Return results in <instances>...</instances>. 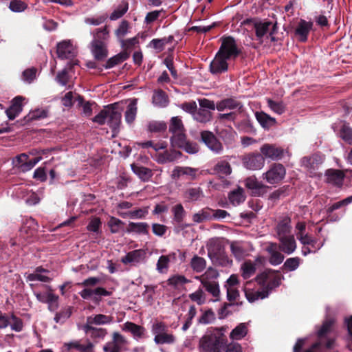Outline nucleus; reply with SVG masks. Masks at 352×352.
Instances as JSON below:
<instances>
[{
	"mask_svg": "<svg viewBox=\"0 0 352 352\" xmlns=\"http://www.w3.org/2000/svg\"><path fill=\"white\" fill-rule=\"evenodd\" d=\"M334 324V319H326L317 331V341L304 352H320L335 349L337 344L333 332Z\"/></svg>",
	"mask_w": 352,
	"mask_h": 352,
	"instance_id": "obj_1",
	"label": "nucleus"
},
{
	"mask_svg": "<svg viewBox=\"0 0 352 352\" xmlns=\"http://www.w3.org/2000/svg\"><path fill=\"white\" fill-rule=\"evenodd\" d=\"M225 328L216 327L213 331L203 336L199 342V350L200 352H222L228 342L223 331Z\"/></svg>",
	"mask_w": 352,
	"mask_h": 352,
	"instance_id": "obj_2",
	"label": "nucleus"
},
{
	"mask_svg": "<svg viewBox=\"0 0 352 352\" xmlns=\"http://www.w3.org/2000/svg\"><path fill=\"white\" fill-rule=\"evenodd\" d=\"M208 255L212 263L217 266H228L232 263L225 252V246L219 239H211L206 245Z\"/></svg>",
	"mask_w": 352,
	"mask_h": 352,
	"instance_id": "obj_3",
	"label": "nucleus"
},
{
	"mask_svg": "<svg viewBox=\"0 0 352 352\" xmlns=\"http://www.w3.org/2000/svg\"><path fill=\"white\" fill-rule=\"evenodd\" d=\"M282 278L283 276L279 272L270 269L258 274L255 280L258 285L265 287L264 291L269 292L280 285Z\"/></svg>",
	"mask_w": 352,
	"mask_h": 352,
	"instance_id": "obj_4",
	"label": "nucleus"
},
{
	"mask_svg": "<svg viewBox=\"0 0 352 352\" xmlns=\"http://www.w3.org/2000/svg\"><path fill=\"white\" fill-rule=\"evenodd\" d=\"M221 40V44L217 52L219 54L229 60H235L242 53L241 49L238 47L234 37L224 36Z\"/></svg>",
	"mask_w": 352,
	"mask_h": 352,
	"instance_id": "obj_5",
	"label": "nucleus"
},
{
	"mask_svg": "<svg viewBox=\"0 0 352 352\" xmlns=\"http://www.w3.org/2000/svg\"><path fill=\"white\" fill-rule=\"evenodd\" d=\"M286 169L280 163H274L270 165L269 170L263 173V179L270 184L280 183L285 177Z\"/></svg>",
	"mask_w": 352,
	"mask_h": 352,
	"instance_id": "obj_6",
	"label": "nucleus"
},
{
	"mask_svg": "<svg viewBox=\"0 0 352 352\" xmlns=\"http://www.w3.org/2000/svg\"><path fill=\"white\" fill-rule=\"evenodd\" d=\"M200 141L215 154H220L223 151V144L212 131H201L200 132Z\"/></svg>",
	"mask_w": 352,
	"mask_h": 352,
	"instance_id": "obj_7",
	"label": "nucleus"
},
{
	"mask_svg": "<svg viewBox=\"0 0 352 352\" xmlns=\"http://www.w3.org/2000/svg\"><path fill=\"white\" fill-rule=\"evenodd\" d=\"M241 161L245 168L252 170L261 169L265 165V158L261 153L251 152L245 154Z\"/></svg>",
	"mask_w": 352,
	"mask_h": 352,
	"instance_id": "obj_8",
	"label": "nucleus"
},
{
	"mask_svg": "<svg viewBox=\"0 0 352 352\" xmlns=\"http://www.w3.org/2000/svg\"><path fill=\"white\" fill-rule=\"evenodd\" d=\"M126 339L119 332L112 333V340L103 346L104 352H121L127 344Z\"/></svg>",
	"mask_w": 352,
	"mask_h": 352,
	"instance_id": "obj_9",
	"label": "nucleus"
},
{
	"mask_svg": "<svg viewBox=\"0 0 352 352\" xmlns=\"http://www.w3.org/2000/svg\"><path fill=\"white\" fill-rule=\"evenodd\" d=\"M260 152L265 159H270L274 161H278L284 155V149L276 144H264L260 148Z\"/></svg>",
	"mask_w": 352,
	"mask_h": 352,
	"instance_id": "obj_10",
	"label": "nucleus"
},
{
	"mask_svg": "<svg viewBox=\"0 0 352 352\" xmlns=\"http://www.w3.org/2000/svg\"><path fill=\"white\" fill-rule=\"evenodd\" d=\"M227 58L217 52L214 59L211 61L209 66V71L213 75H220L228 72V63Z\"/></svg>",
	"mask_w": 352,
	"mask_h": 352,
	"instance_id": "obj_11",
	"label": "nucleus"
},
{
	"mask_svg": "<svg viewBox=\"0 0 352 352\" xmlns=\"http://www.w3.org/2000/svg\"><path fill=\"white\" fill-rule=\"evenodd\" d=\"M245 187L251 190V194L254 197H262L266 194L270 189L268 186H266L261 182H258L256 178L253 177H248L245 180Z\"/></svg>",
	"mask_w": 352,
	"mask_h": 352,
	"instance_id": "obj_12",
	"label": "nucleus"
},
{
	"mask_svg": "<svg viewBox=\"0 0 352 352\" xmlns=\"http://www.w3.org/2000/svg\"><path fill=\"white\" fill-rule=\"evenodd\" d=\"M90 50L94 59L97 61H103L108 56V50L105 43L92 41L90 43Z\"/></svg>",
	"mask_w": 352,
	"mask_h": 352,
	"instance_id": "obj_13",
	"label": "nucleus"
},
{
	"mask_svg": "<svg viewBox=\"0 0 352 352\" xmlns=\"http://www.w3.org/2000/svg\"><path fill=\"white\" fill-rule=\"evenodd\" d=\"M121 113L116 110V104H109L107 124L113 131L117 130L121 123Z\"/></svg>",
	"mask_w": 352,
	"mask_h": 352,
	"instance_id": "obj_14",
	"label": "nucleus"
},
{
	"mask_svg": "<svg viewBox=\"0 0 352 352\" xmlns=\"http://www.w3.org/2000/svg\"><path fill=\"white\" fill-rule=\"evenodd\" d=\"M56 54L60 59H69L74 56L73 45L69 41H63L57 44Z\"/></svg>",
	"mask_w": 352,
	"mask_h": 352,
	"instance_id": "obj_15",
	"label": "nucleus"
},
{
	"mask_svg": "<svg viewBox=\"0 0 352 352\" xmlns=\"http://www.w3.org/2000/svg\"><path fill=\"white\" fill-rule=\"evenodd\" d=\"M312 22H308L303 19H301L299 21L295 30V34L298 36V40L300 42H306L307 41L308 35L312 29Z\"/></svg>",
	"mask_w": 352,
	"mask_h": 352,
	"instance_id": "obj_16",
	"label": "nucleus"
},
{
	"mask_svg": "<svg viewBox=\"0 0 352 352\" xmlns=\"http://www.w3.org/2000/svg\"><path fill=\"white\" fill-rule=\"evenodd\" d=\"M324 176L327 183L338 186L342 185L344 178V173L342 170L337 169L327 170Z\"/></svg>",
	"mask_w": 352,
	"mask_h": 352,
	"instance_id": "obj_17",
	"label": "nucleus"
},
{
	"mask_svg": "<svg viewBox=\"0 0 352 352\" xmlns=\"http://www.w3.org/2000/svg\"><path fill=\"white\" fill-rule=\"evenodd\" d=\"M22 96H16L12 100V104L6 111V115L10 120H14L22 111Z\"/></svg>",
	"mask_w": 352,
	"mask_h": 352,
	"instance_id": "obj_18",
	"label": "nucleus"
},
{
	"mask_svg": "<svg viewBox=\"0 0 352 352\" xmlns=\"http://www.w3.org/2000/svg\"><path fill=\"white\" fill-rule=\"evenodd\" d=\"M280 244L278 248L285 254H290L296 248V243L294 236L289 235L278 239Z\"/></svg>",
	"mask_w": 352,
	"mask_h": 352,
	"instance_id": "obj_19",
	"label": "nucleus"
},
{
	"mask_svg": "<svg viewBox=\"0 0 352 352\" xmlns=\"http://www.w3.org/2000/svg\"><path fill=\"white\" fill-rule=\"evenodd\" d=\"M232 173V167L230 163L226 160L218 162L212 168H211V174L217 175L223 178Z\"/></svg>",
	"mask_w": 352,
	"mask_h": 352,
	"instance_id": "obj_20",
	"label": "nucleus"
},
{
	"mask_svg": "<svg viewBox=\"0 0 352 352\" xmlns=\"http://www.w3.org/2000/svg\"><path fill=\"white\" fill-rule=\"evenodd\" d=\"M113 319L111 316L99 314L88 316L85 324L89 326L109 324L113 322Z\"/></svg>",
	"mask_w": 352,
	"mask_h": 352,
	"instance_id": "obj_21",
	"label": "nucleus"
},
{
	"mask_svg": "<svg viewBox=\"0 0 352 352\" xmlns=\"http://www.w3.org/2000/svg\"><path fill=\"white\" fill-rule=\"evenodd\" d=\"M122 329L124 331L130 332L136 339L142 338L146 332V329L143 326L138 325L132 322H125Z\"/></svg>",
	"mask_w": 352,
	"mask_h": 352,
	"instance_id": "obj_22",
	"label": "nucleus"
},
{
	"mask_svg": "<svg viewBox=\"0 0 352 352\" xmlns=\"http://www.w3.org/2000/svg\"><path fill=\"white\" fill-rule=\"evenodd\" d=\"M197 170L191 167L175 166L172 172L171 177L173 179H179L180 177L186 175L190 177L191 179L196 177Z\"/></svg>",
	"mask_w": 352,
	"mask_h": 352,
	"instance_id": "obj_23",
	"label": "nucleus"
},
{
	"mask_svg": "<svg viewBox=\"0 0 352 352\" xmlns=\"http://www.w3.org/2000/svg\"><path fill=\"white\" fill-rule=\"evenodd\" d=\"M182 153L175 149L166 150L162 153H160L157 156V162L160 164H165L172 162L180 158Z\"/></svg>",
	"mask_w": 352,
	"mask_h": 352,
	"instance_id": "obj_24",
	"label": "nucleus"
},
{
	"mask_svg": "<svg viewBox=\"0 0 352 352\" xmlns=\"http://www.w3.org/2000/svg\"><path fill=\"white\" fill-rule=\"evenodd\" d=\"M291 219L289 217H284L277 224L276 232L278 239L290 235L292 226Z\"/></svg>",
	"mask_w": 352,
	"mask_h": 352,
	"instance_id": "obj_25",
	"label": "nucleus"
},
{
	"mask_svg": "<svg viewBox=\"0 0 352 352\" xmlns=\"http://www.w3.org/2000/svg\"><path fill=\"white\" fill-rule=\"evenodd\" d=\"M131 170L143 182H148L152 177L153 173L151 168L138 164H132Z\"/></svg>",
	"mask_w": 352,
	"mask_h": 352,
	"instance_id": "obj_26",
	"label": "nucleus"
},
{
	"mask_svg": "<svg viewBox=\"0 0 352 352\" xmlns=\"http://www.w3.org/2000/svg\"><path fill=\"white\" fill-rule=\"evenodd\" d=\"M273 23L271 21H258L254 23L255 34L258 40L261 41L265 35L270 32Z\"/></svg>",
	"mask_w": 352,
	"mask_h": 352,
	"instance_id": "obj_27",
	"label": "nucleus"
},
{
	"mask_svg": "<svg viewBox=\"0 0 352 352\" xmlns=\"http://www.w3.org/2000/svg\"><path fill=\"white\" fill-rule=\"evenodd\" d=\"M82 329L86 334H89L93 339H104L107 334V330L104 328H98L89 324H84Z\"/></svg>",
	"mask_w": 352,
	"mask_h": 352,
	"instance_id": "obj_28",
	"label": "nucleus"
},
{
	"mask_svg": "<svg viewBox=\"0 0 352 352\" xmlns=\"http://www.w3.org/2000/svg\"><path fill=\"white\" fill-rule=\"evenodd\" d=\"M144 256L145 252L143 250H135L128 252L126 255L122 258L121 261L124 264L140 263L144 258Z\"/></svg>",
	"mask_w": 352,
	"mask_h": 352,
	"instance_id": "obj_29",
	"label": "nucleus"
},
{
	"mask_svg": "<svg viewBox=\"0 0 352 352\" xmlns=\"http://www.w3.org/2000/svg\"><path fill=\"white\" fill-rule=\"evenodd\" d=\"M149 226L146 222H129L128 226L125 230L127 233L135 232L137 234H148Z\"/></svg>",
	"mask_w": 352,
	"mask_h": 352,
	"instance_id": "obj_30",
	"label": "nucleus"
},
{
	"mask_svg": "<svg viewBox=\"0 0 352 352\" xmlns=\"http://www.w3.org/2000/svg\"><path fill=\"white\" fill-rule=\"evenodd\" d=\"M129 57V54L126 52L123 51L120 53L113 56V57L109 58L106 63L103 65V67L105 69H111L114 67L115 66L120 64L121 63L124 62V60H127Z\"/></svg>",
	"mask_w": 352,
	"mask_h": 352,
	"instance_id": "obj_31",
	"label": "nucleus"
},
{
	"mask_svg": "<svg viewBox=\"0 0 352 352\" xmlns=\"http://www.w3.org/2000/svg\"><path fill=\"white\" fill-rule=\"evenodd\" d=\"M219 138H221L226 145H232L235 141L236 133L232 127L229 129H222L217 132Z\"/></svg>",
	"mask_w": 352,
	"mask_h": 352,
	"instance_id": "obj_32",
	"label": "nucleus"
},
{
	"mask_svg": "<svg viewBox=\"0 0 352 352\" xmlns=\"http://www.w3.org/2000/svg\"><path fill=\"white\" fill-rule=\"evenodd\" d=\"M213 209L206 207L192 215V221L195 223H200L212 219V213Z\"/></svg>",
	"mask_w": 352,
	"mask_h": 352,
	"instance_id": "obj_33",
	"label": "nucleus"
},
{
	"mask_svg": "<svg viewBox=\"0 0 352 352\" xmlns=\"http://www.w3.org/2000/svg\"><path fill=\"white\" fill-rule=\"evenodd\" d=\"M302 166L307 168L314 169L316 166L322 162V157L318 154H314L311 156H305L301 160Z\"/></svg>",
	"mask_w": 352,
	"mask_h": 352,
	"instance_id": "obj_34",
	"label": "nucleus"
},
{
	"mask_svg": "<svg viewBox=\"0 0 352 352\" xmlns=\"http://www.w3.org/2000/svg\"><path fill=\"white\" fill-rule=\"evenodd\" d=\"M203 197V191L199 187L187 188L184 193V197L188 201H197Z\"/></svg>",
	"mask_w": 352,
	"mask_h": 352,
	"instance_id": "obj_35",
	"label": "nucleus"
},
{
	"mask_svg": "<svg viewBox=\"0 0 352 352\" xmlns=\"http://www.w3.org/2000/svg\"><path fill=\"white\" fill-rule=\"evenodd\" d=\"M188 140L186 131L175 133L170 138V145L173 148L184 147V144Z\"/></svg>",
	"mask_w": 352,
	"mask_h": 352,
	"instance_id": "obj_36",
	"label": "nucleus"
},
{
	"mask_svg": "<svg viewBox=\"0 0 352 352\" xmlns=\"http://www.w3.org/2000/svg\"><path fill=\"white\" fill-rule=\"evenodd\" d=\"M228 199L230 203L234 205H239L245 199L244 190L242 188L238 187L237 189L231 191L228 195Z\"/></svg>",
	"mask_w": 352,
	"mask_h": 352,
	"instance_id": "obj_37",
	"label": "nucleus"
},
{
	"mask_svg": "<svg viewBox=\"0 0 352 352\" xmlns=\"http://www.w3.org/2000/svg\"><path fill=\"white\" fill-rule=\"evenodd\" d=\"M168 131L172 135L186 131L183 122L179 116H175L170 118Z\"/></svg>",
	"mask_w": 352,
	"mask_h": 352,
	"instance_id": "obj_38",
	"label": "nucleus"
},
{
	"mask_svg": "<svg viewBox=\"0 0 352 352\" xmlns=\"http://www.w3.org/2000/svg\"><path fill=\"white\" fill-rule=\"evenodd\" d=\"M153 103L158 107H166L168 103V96L162 89L154 91L152 97Z\"/></svg>",
	"mask_w": 352,
	"mask_h": 352,
	"instance_id": "obj_39",
	"label": "nucleus"
},
{
	"mask_svg": "<svg viewBox=\"0 0 352 352\" xmlns=\"http://www.w3.org/2000/svg\"><path fill=\"white\" fill-rule=\"evenodd\" d=\"M129 10V3L126 0H122L120 3L116 8L113 12L109 16L111 21H116L126 13Z\"/></svg>",
	"mask_w": 352,
	"mask_h": 352,
	"instance_id": "obj_40",
	"label": "nucleus"
},
{
	"mask_svg": "<svg viewBox=\"0 0 352 352\" xmlns=\"http://www.w3.org/2000/svg\"><path fill=\"white\" fill-rule=\"evenodd\" d=\"M256 118L263 128H269L276 123V119L263 111L256 112Z\"/></svg>",
	"mask_w": 352,
	"mask_h": 352,
	"instance_id": "obj_41",
	"label": "nucleus"
},
{
	"mask_svg": "<svg viewBox=\"0 0 352 352\" xmlns=\"http://www.w3.org/2000/svg\"><path fill=\"white\" fill-rule=\"evenodd\" d=\"M75 65H77L76 61H70L67 65L68 68H65L57 74L56 80L59 84L63 86L67 84L69 82L68 69H72Z\"/></svg>",
	"mask_w": 352,
	"mask_h": 352,
	"instance_id": "obj_42",
	"label": "nucleus"
},
{
	"mask_svg": "<svg viewBox=\"0 0 352 352\" xmlns=\"http://www.w3.org/2000/svg\"><path fill=\"white\" fill-rule=\"evenodd\" d=\"M339 137L349 144H352V128L348 123H343L338 132Z\"/></svg>",
	"mask_w": 352,
	"mask_h": 352,
	"instance_id": "obj_43",
	"label": "nucleus"
},
{
	"mask_svg": "<svg viewBox=\"0 0 352 352\" xmlns=\"http://www.w3.org/2000/svg\"><path fill=\"white\" fill-rule=\"evenodd\" d=\"M193 118L198 122L207 123L212 120V113L204 109H197V111L194 113Z\"/></svg>",
	"mask_w": 352,
	"mask_h": 352,
	"instance_id": "obj_44",
	"label": "nucleus"
},
{
	"mask_svg": "<svg viewBox=\"0 0 352 352\" xmlns=\"http://www.w3.org/2000/svg\"><path fill=\"white\" fill-rule=\"evenodd\" d=\"M107 225L109 227L111 233L117 234L124 230L125 223L124 221L116 217H111Z\"/></svg>",
	"mask_w": 352,
	"mask_h": 352,
	"instance_id": "obj_45",
	"label": "nucleus"
},
{
	"mask_svg": "<svg viewBox=\"0 0 352 352\" xmlns=\"http://www.w3.org/2000/svg\"><path fill=\"white\" fill-rule=\"evenodd\" d=\"M248 333V328L245 323H240L230 333V338L232 340H241Z\"/></svg>",
	"mask_w": 352,
	"mask_h": 352,
	"instance_id": "obj_46",
	"label": "nucleus"
},
{
	"mask_svg": "<svg viewBox=\"0 0 352 352\" xmlns=\"http://www.w3.org/2000/svg\"><path fill=\"white\" fill-rule=\"evenodd\" d=\"M241 270L242 271L241 276L244 279H248L256 272V265L250 260L245 261L242 265Z\"/></svg>",
	"mask_w": 352,
	"mask_h": 352,
	"instance_id": "obj_47",
	"label": "nucleus"
},
{
	"mask_svg": "<svg viewBox=\"0 0 352 352\" xmlns=\"http://www.w3.org/2000/svg\"><path fill=\"white\" fill-rule=\"evenodd\" d=\"M206 266V261L203 257L195 255L192 258L190 267L195 272L200 273L205 270Z\"/></svg>",
	"mask_w": 352,
	"mask_h": 352,
	"instance_id": "obj_48",
	"label": "nucleus"
},
{
	"mask_svg": "<svg viewBox=\"0 0 352 352\" xmlns=\"http://www.w3.org/2000/svg\"><path fill=\"white\" fill-rule=\"evenodd\" d=\"M201 284L205 289L214 297L217 298L219 296L220 289L219 284L217 282L203 280H201Z\"/></svg>",
	"mask_w": 352,
	"mask_h": 352,
	"instance_id": "obj_49",
	"label": "nucleus"
},
{
	"mask_svg": "<svg viewBox=\"0 0 352 352\" xmlns=\"http://www.w3.org/2000/svg\"><path fill=\"white\" fill-rule=\"evenodd\" d=\"M300 243L303 245H309L314 248V252H316L317 250H320L323 243H318V241L316 239L312 238L308 234H306L305 236H301L298 239Z\"/></svg>",
	"mask_w": 352,
	"mask_h": 352,
	"instance_id": "obj_50",
	"label": "nucleus"
},
{
	"mask_svg": "<svg viewBox=\"0 0 352 352\" xmlns=\"http://www.w3.org/2000/svg\"><path fill=\"white\" fill-rule=\"evenodd\" d=\"M234 126L245 133H250L253 131L254 126L248 116L244 117L241 121L235 122Z\"/></svg>",
	"mask_w": 352,
	"mask_h": 352,
	"instance_id": "obj_51",
	"label": "nucleus"
},
{
	"mask_svg": "<svg viewBox=\"0 0 352 352\" xmlns=\"http://www.w3.org/2000/svg\"><path fill=\"white\" fill-rule=\"evenodd\" d=\"M136 101L131 102L126 108L125 112V120L128 124H131L135 119L137 114Z\"/></svg>",
	"mask_w": 352,
	"mask_h": 352,
	"instance_id": "obj_52",
	"label": "nucleus"
},
{
	"mask_svg": "<svg viewBox=\"0 0 352 352\" xmlns=\"http://www.w3.org/2000/svg\"><path fill=\"white\" fill-rule=\"evenodd\" d=\"M148 131L151 133H160L165 131L167 124L164 121L152 120L148 124Z\"/></svg>",
	"mask_w": 352,
	"mask_h": 352,
	"instance_id": "obj_53",
	"label": "nucleus"
},
{
	"mask_svg": "<svg viewBox=\"0 0 352 352\" xmlns=\"http://www.w3.org/2000/svg\"><path fill=\"white\" fill-rule=\"evenodd\" d=\"M154 341L157 344H173L175 341V338L173 334L168 333V331H166L157 338H154Z\"/></svg>",
	"mask_w": 352,
	"mask_h": 352,
	"instance_id": "obj_54",
	"label": "nucleus"
},
{
	"mask_svg": "<svg viewBox=\"0 0 352 352\" xmlns=\"http://www.w3.org/2000/svg\"><path fill=\"white\" fill-rule=\"evenodd\" d=\"M172 212L173 213V219L178 224L181 223L184 218L186 211L181 204L175 205L172 208Z\"/></svg>",
	"mask_w": 352,
	"mask_h": 352,
	"instance_id": "obj_55",
	"label": "nucleus"
},
{
	"mask_svg": "<svg viewBox=\"0 0 352 352\" xmlns=\"http://www.w3.org/2000/svg\"><path fill=\"white\" fill-rule=\"evenodd\" d=\"M109 32L107 29V26H104L102 28H97L94 34V39L92 41H100V43H104V41L109 38Z\"/></svg>",
	"mask_w": 352,
	"mask_h": 352,
	"instance_id": "obj_56",
	"label": "nucleus"
},
{
	"mask_svg": "<svg viewBox=\"0 0 352 352\" xmlns=\"http://www.w3.org/2000/svg\"><path fill=\"white\" fill-rule=\"evenodd\" d=\"M76 101L78 102V105L79 107H82L83 113L86 116H90L92 113V109H91L92 103H91L90 102H85L84 98L82 96H80L79 94H76Z\"/></svg>",
	"mask_w": 352,
	"mask_h": 352,
	"instance_id": "obj_57",
	"label": "nucleus"
},
{
	"mask_svg": "<svg viewBox=\"0 0 352 352\" xmlns=\"http://www.w3.org/2000/svg\"><path fill=\"white\" fill-rule=\"evenodd\" d=\"M225 100L228 109H237V112L239 113L244 111L243 104L241 102L236 100L234 98H228Z\"/></svg>",
	"mask_w": 352,
	"mask_h": 352,
	"instance_id": "obj_58",
	"label": "nucleus"
},
{
	"mask_svg": "<svg viewBox=\"0 0 352 352\" xmlns=\"http://www.w3.org/2000/svg\"><path fill=\"white\" fill-rule=\"evenodd\" d=\"M47 116V112L45 110H36L32 113H30L27 116L24 118V122L25 123L30 122L32 120H39L45 118Z\"/></svg>",
	"mask_w": 352,
	"mask_h": 352,
	"instance_id": "obj_59",
	"label": "nucleus"
},
{
	"mask_svg": "<svg viewBox=\"0 0 352 352\" xmlns=\"http://www.w3.org/2000/svg\"><path fill=\"white\" fill-rule=\"evenodd\" d=\"M197 314V309L195 305H191L186 315V321L182 328L184 331H187L192 324V321Z\"/></svg>",
	"mask_w": 352,
	"mask_h": 352,
	"instance_id": "obj_60",
	"label": "nucleus"
},
{
	"mask_svg": "<svg viewBox=\"0 0 352 352\" xmlns=\"http://www.w3.org/2000/svg\"><path fill=\"white\" fill-rule=\"evenodd\" d=\"M166 331H168L167 325L163 322H155L151 327V332L155 335V338L162 334Z\"/></svg>",
	"mask_w": 352,
	"mask_h": 352,
	"instance_id": "obj_61",
	"label": "nucleus"
},
{
	"mask_svg": "<svg viewBox=\"0 0 352 352\" xmlns=\"http://www.w3.org/2000/svg\"><path fill=\"white\" fill-rule=\"evenodd\" d=\"M148 206L128 212L129 218L140 219H144L146 217V216L148 214Z\"/></svg>",
	"mask_w": 352,
	"mask_h": 352,
	"instance_id": "obj_62",
	"label": "nucleus"
},
{
	"mask_svg": "<svg viewBox=\"0 0 352 352\" xmlns=\"http://www.w3.org/2000/svg\"><path fill=\"white\" fill-rule=\"evenodd\" d=\"M109 113V105L104 109L101 110L98 114L93 118L92 121L98 124L99 125H103L107 122Z\"/></svg>",
	"mask_w": 352,
	"mask_h": 352,
	"instance_id": "obj_63",
	"label": "nucleus"
},
{
	"mask_svg": "<svg viewBox=\"0 0 352 352\" xmlns=\"http://www.w3.org/2000/svg\"><path fill=\"white\" fill-rule=\"evenodd\" d=\"M167 281H168V285H172V286H174L176 287L178 285H182L188 283L190 280L187 279L184 276L175 275V276L170 277Z\"/></svg>",
	"mask_w": 352,
	"mask_h": 352,
	"instance_id": "obj_64",
	"label": "nucleus"
}]
</instances>
